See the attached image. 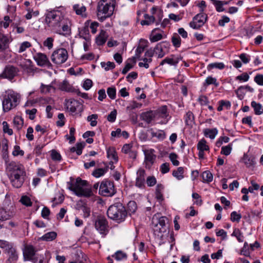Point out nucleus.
<instances>
[{
	"mask_svg": "<svg viewBox=\"0 0 263 263\" xmlns=\"http://www.w3.org/2000/svg\"><path fill=\"white\" fill-rule=\"evenodd\" d=\"M115 0H100L97 7V15L99 21L103 22L114 14Z\"/></svg>",
	"mask_w": 263,
	"mask_h": 263,
	"instance_id": "1",
	"label": "nucleus"
},
{
	"mask_svg": "<svg viewBox=\"0 0 263 263\" xmlns=\"http://www.w3.org/2000/svg\"><path fill=\"white\" fill-rule=\"evenodd\" d=\"M107 215L109 218L120 223L125 220L127 217V212L123 204L117 202L109 207Z\"/></svg>",
	"mask_w": 263,
	"mask_h": 263,
	"instance_id": "2",
	"label": "nucleus"
},
{
	"mask_svg": "<svg viewBox=\"0 0 263 263\" xmlns=\"http://www.w3.org/2000/svg\"><path fill=\"white\" fill-rule=\"evenodd\" d=\"M68 184L69 185L68 189L70 191L74 192V193L78 196L89 197L92 195V191L91 189L83 187L87 186V181L83 180L80 177H78L76 179L75 184L68 182Z\"/></svg>",
	"mask_w": 263,
	"mask_h": 263,
	"instance_id": "3",
	"label": "nucleus"
},
{
	"mask_svg": "<svg viewBox=\"0 0 263 263\" xmlns=\"http://www.w3.org/2000/svg\"><path fill=\"white\" fill-rule=\"evenodd\" d=\"M45 16V23L48 27L55 31L60 29L61 22L63 19L62 13L60 11L53 10L47 11Z\"/></svg>",
	"mask_w": 263,
	"mask_h": 263,
	"instance_id": "4",
	"label": "nucleus"
},
{
	"mask_svg": "<svg viewBox=\"0 0 263 263\" xmlns=\"http://www.w3.org/2000/svg\"><path fill=\"white\" fill-rule=\"evenodd\" d=\"M20 96L17 93L11 91L5 95L3 100V109L7 112L15 108L20 103Z\"/></svg>",
	"mask_w": 263,
	"mask_h": 263,
	"instance_id": "5",
	"label": "nucleus"
},
{
	"mask_svg": "<svg viewBox=\"0 0 263 263\" xmlns=\"http://www.w3.org/2000/svg\"><path fill=\"white\" fill-rule=\"evenodd\" d=\"M26 173L25 169L18 171L13 174H9L8 177L12 186L16 188L21 187L26 178Z\"/></svg>",
	"mask_w": 263,
	"mask_h": 263,
	"instance_id": "6",
	"label": "nucleus"
},
{
	"mask_svg": "<svg viewBox=\"0 0 263 263\" xmlns=\"http://www.w3.org/2000/svg\"><path fill=\"white\" fill-rule=\"evenodd\" d=\"M116 193L114 183L112 181L105 180L99 187V194L103 196L110 197Z\"/></svg>",
	"mask_w": 263,
	"mask_h": 263,
	"instance_id": "7",
	"label": "nucleus"
},
{
	"mask_svg": "<svg viewBox=\"0 0 263 263\" xmlns=\"http://www.w3.org/2000/svg\"><path fill=\"white\" fill-rule=\"evenodd\" d=\"M36 250L31 245H25L23 250V257L25 261H32L33 263H37L38 256H35Z\"/></svg>",
	"mask_w": 263,
	"mask_h": 263,
	"instance_id": "8",
	"label": "nucleus"
},
{
	"mask_svg": "<svg viewBox=\"0 0 263 263\" xmlns=\"http://www.w3.org/2000/svg\"><path fill=\"white\" fill-rule=\"evenodd\" d=\"M68 58L67 51L64 48H60L55 50L52 55V61L57 64L64 63Z\"/></svg>",
	"mask_w": 263,
	"mask_h": 263,
	"instance_id": "9",
	"label": "nucleus"
},
{
	"mask_svg": "<svg viewBox=\"0 0 263 263\" xmlns=\"http://www.w3.org/2000/svg\"><path fill=\"white\" fill-rule=\"evenodd\" d=\"M95 226L96 229L104 236L107 234L108 232V222L104 216H98L96 220Z\"/></svg>",
	"mask_w": 263,
	"mask_h": 263,
	"instance_id": "10",
	"label": "nucleus"
},
{
	"mask_svg": "<svg viewBox=\"0 0 263 263\" xmlns=\"http://www.w3.org/2000/svg\"><path fill=\"white\" fill-rule=\"evenodd\" d=\"M19 72L18 69L12 65H8L5 67L3 72L0 74V78L7 79L12 81Z\"/></svg>",
	"mask_w": 263,
	"mask_h": 263,
	"instance_id": "11",
	"label": "nucleus"
},
{
	"mask_svg": "<svg viewBox=\"0 0 263 263\" xmlns=\"http://www.w3.org/2000/svg\"><path fill=\"white\" fill-rule=\"evenodd\" d=\"M208 16L204 13H200L196 15L193 21L190 23V26L195 29H199L206 22Z\"/></svg>",
	"mask_w": 263,
	"mask_h": 263,
	"instance_id": "12",
	"label": "nucleus"
},
{
	"mask_svg": "<svg viewBox=\"0 0 263 263\" xmlns=\"http://www.w3.org/2000/svg\"><path fill=\"white\" fill-rule=\"evenodd\" d=\"M155 150L153 149H146L144 151V163L145 167L150 169L153 164L155 163L156 155L154 154Z\"/></svg>",
	"mask_w": 263,
	"mask_h": 263,
	"instance_id": "13",
	"label": "nucleus"
},
{
	"mask_svg": "<svg viewBox=\"0 0 263 263\" xmlns=\"http://www.w3.org/2000/svg\"><path fill=\"white\" fill-rule=\"evenodd\" d=\"M170 43L168 42H162L158 44L155 47V52L158 54L159 58L164 57L166 52L168 51V48L170 46Z\"/></svg>",
	"mask_w": 263,
	"mask_h": 263,
	"instance_id": "14",
	"label": "nucleus"
},
{
	"mask_svg": "<svg viewBox=\"0 0 263 263\" xmlns=\"http://www.w3.org/2000/svg\"><path fill=\"white\" fill-rule=\"evenodd\" d=\"M67 109L71 114H77V111L81 112L82 111V105L78 101L76 100H70L67 102Z\"/></svg>",
	"mask_w": 263,
	"mask_h": 263,
	"instance_id": "15",
	"label": "nucleus"
},
{
	"mask_svg": "<svg viewBox=\"0 0 263 263\" xmlns=\"http://www.w3.org/2000/svg\"><path fill=\"white\" fill-rule=\"evenodd\" d=\"M28 62L29 64H21L20 66L27 76H33L35 73L38 72L39 70L32 64L31 60H29Z\"/></svg>",
	"mask_w": 263,
	"mask_h": 263,
	"instance_id": "16",
	"label": "nucleus"
},
{
	"mask_svg": "<svg viewBox=\"0 0 263 263\" xmlns=\"http://www.w3.org/2000/svg\"><path fill=\"white\" fill-rule=\"evenodd\" d=\"M34 59L36 62L37 64L40 66H45L48 65L50 62L46 54L42 53H37L34 56Z\"/></svg>",
	"mask_w": 263,
	"mask_h": 263,
	"instance_id": "17",
	"label": "nucleus"
},
{
	"mask_svg": "<svg viewBox=\"0 0 263 263\" xmlns=\"http://www.w3.org/2000/svg\"><path fill=\"white\" fill-rule=\"evenodd\" d=\"M5 254L7 255V263H16L18 259V253L15 247L7 251Z\"/></svg>",
	"mask_w": 263,
	"mask_h": 263,
	"instance_id": "18",
	"label": "nucleus"
},
{
	"mask_svg": "<svg viewBox=\"0 0 263 263\" xmlns=\"http://www.w3.org/2000/svg\"><path fill=\"white\" fill-rule=\"evenodd\" d=\"M136 185L138 187H144L145 171L143 168H139L137 173Z\"/></svg>",
	"mask_w": 263,
	"mask_h": 263,
	"instance_id": "19",
	"label": "nucleus"
},
{
	"mask_svg": "<svg viewBox=\"0 0 263 263\" xmlns=\"http://www.w3.org/2000/svg\"><path fill=\"white\" fill-rule=\"evenodd\" d=\"M89 21L85 22L84 26L79 30V34L80 37L83 38L86 41L89 42L90 41V35L89 30Z\"/></svg>",
	"mask_w": 263,
	"mask_h": 263,
	"instance_id": "20",
	"label": "nucleus"
},
{
	"mask_svg": "<svg viewBox=\"0 0 263 263\" xmlns=\"http://www.w3.org/2000/svg\"><path fill=\"white\" fill-rule=\"evenodd\" d=\"M25 169L23 165L21 164H17L14 161H11L7 165L8 175L17 173L20 171Z\"/></svg>",
	"mask_w": 263,
	"mask_h": 263,
	"instance_id": "21",
	"label": "nucleus"
},
{
	"mask_svg": "<svg viewBox=\"0 0 263 263\" xmlns=\"http://www.w3.org/2000/svg\"><path fill=\"white\" fill-rule=\"evenodd\" d=\"M157 115V112L154 110H150L143 112L141 114V119L147 123H150Z\"/></svg>",
	"mask_w": 263,
	"mask_h": 263,
	"instance_id": "22",
	"label": "nucleus"
},
{
	"mask_svg": "<svg viewBox=\"0 0 263 263\" xmlns=\"http://www.w3.org/2000/svg\"><path fill=\"white\" fill-rule=\"evenodd\" d=\"M107 38V35L106 34V32L103 30H101L99 34L96 39V43L98 45H103L105 43Z\"/></svg>",
	"mask_w": 263,
	"mask_h": 263,
	"instance_id": "23",
	"label": "nucleus"
},
{
	"mask_svg": "<svg viewBox=\"0 0 263 263\" xmlns=\"http://www.w3.org/2000/svg\"><path fill=\"white\" fill-rule=\"evenodd\" d=\"M137 203L135 201L131 200L129 201L126 209L127 215L128 214L131 216L132 214H135L137 210Z\"/></svg>",
	"mask_w": 263,
	"mask_h": 263,
	"instance_id": "24",
	"label": "nucleus"
},
{
	"mask_svg": "<svg viewBox=\"0 0 263 263\" xmlns=\"http://www.w3.org/2000/svg\"><path fill=\"white\" fill-rule=\"evenodd\" d=\"M243 161L247 167L253 166L255 163V157L251 155L245 154Z\"/></svg>",
	"mask_w": 263,
	"mask_h": 263,
	"instance_id": "25",
	"label": "nucleus"
},
{
	"mask_svg": "<svg viewBox=\"0 0 263 263\" xmlns=\"http://www.w3.org/2000/svg\"><path fill=\"white\" fill-rule=\"evenodd\" d=\"M8 142V140L6 139L2 141V157L6 161H7L9 158Z\"/></svg>",
	"mask_w": 263,
	"mask_h": 263,
	"instance_id": "26",
	"label": "nucleus"
},
{
	"mask_svg": "<svg viewBox=\"0 0 263 263\" xmlns=\"http://www.w3.org/2000/svg\"><path fill=\"white\" fill-rule=\"evenodd\" d=\"M9 47V39L3 34L0 33V52Z\"/></svg>",
	"mask_w": 263,
	"mask_h": 263,
	"instance_id": "27",
	"label": "nucleus"
},
{
	"mask_svg": "<svg viewBox=\"0 0 263 263\" xmlns=\"http://www.w3.org/2000/svg\"><path fill=\"white\" fill-rule=\"evenodd\" d=\"M244 89H246L250 92H252L254 91V89L249 85H246L245 86H241L239 87L238 89L235 90V93L237 95L238 98L241 100L243 98L245 93H242V94H240V92H241V91L243 90Z\"/></svg>",
	"mask_w": 263,
	"mask_h": 263,
	"instance_id": "28",
	"label": "nucleus"
},
{
	"mask_svg": "<svg viewBox=\"0 0 263 263\" xmlns=\"http://www.w3.org/2000/svg\"><path fill=\"white\" fill-rule=\"evenodd\" d=\"M14 247L13 243L5 240L0 239V248L4 250V252L5 253Z\"/></svg>",
	"mask_w": 263,
	"mask_h": 263,
	"instance_id": "29",
	"label": "nucleus"
},
{
	"mask_svg": "<svg viewBox=\"0 0 263 263\" xmlns=\"http://www.w3.org/2000/svg\"><path fill=\"white\" fill-rule=\"evenodd\" d=\"M136 60H135V58L128 59L126 62L125 67L122 70V73L123 74H126L131 68L133 67L134 65L136 64Z\"/></svg>",
	"mask_w": 263,
	"mask_h": 263,
	"instance_id": "30",
	"label": "nucleus"
},
{
	"mask_svg": "<svg viewBox=\"0 0 263 263\" xmlns=\"http://www.w3.org/2000/svg\"><path fill=\"white\" fill-rule=\"evenodd\" d=\"M73 9L77 15H81L83 17H86V14L85 13L86 8L84 6L76 4L73 5Z\"/></svg>",
	"mask_w": 263,
	"mask_h": 263,
	"instance_id": "31",
	"label": "nucleus"
},
{
	"mask_svg": "<svg viewBox=\"0 0 263 263\" xmlns=\"http://www.w3.org/2000/svg\"><path fill=\"white\" fill-rule=\"evenodd\" d=\"M59 88L61 90L68 92H72L74 90V88L67 80H64L59 85Z\"/></svg>",
	"mask_w": 263,
	"mask_h": 263,
	"instance_id": "32",
	"label": "nucleus"
},
{
	"mask_svg": "<svg viewBox=\"0 0 263 263\" xmlns=\"http://www.w3.org/2000/svg\"><path fill=\"white\" fill-rule=\"evenodd\" d=\"M212 84L217 87L219 85V83L217 82V80L215 78H213L212 76H209L206 78L204 82L203 83V86L205 88H206L209 85Z\"/></svg>",
	"mask_w": 263,
	"mask_h": 263,
	"instance_id": "33",
	"label": "nucleus"
},
{
	"mask_svg": "<svg viewBox=\"0 0 263 263\" xmlns=\"http://www.w3.org/2000/svg\"><path fill=\"white\" fill-rule=\"evenodd\" d=\"M107 156L108 158L112 159L115 162L118 161V157L116 149L113 147H109L107 149Z\"/></svg>",
	"mask_w": 263,
	"mask_h": 263,
	"instance_id": "34",
	"label": "nucleus"
},
{
	"mask_svg": "<svg viewBox=\"0 0 263 263\" xmlns=\"http://www.w3.org/2000/svg\"><path fill=\"white\" fill-rule=\"evenodd\" d=\"M152 226L155 234L158 236H160L161 233H164L166 231V230L161 229V227L155 223L154 217H153L152 219Z\"/></svg>",
	"mask_w": 263,
	"mask_h": 263,
	"instance_id": "35",
	"label": "nucleus"
},
{
	"mask_svg": "<svg viewBox=\"0 0 263 263\" xmlns=\"http://www.w3.org/2000/svg\"><path fill=\"white\" fill-rule=\"evenodd\" d=\"M251 106L254 108L256 115H259L263 114V106L260 103L253 101L251 102Z\"/></svg>",
	"mask_w": 263,
	"mask_h": 263,
	"instance_id": "36",
	"label": "nucleus"
},
{
	"mask_svg": "<svg viewBox=\"0 0 263 263\" xmlns=\"http://www.w3.org/2000/svg\"><path fill=\"white\" fill-rule=\"evenodd\" d=\"M218 130L216 128H206L204 129L203 133L205 136L209 137L211 139L215 138L216 135L217 134Z\"/></svg>",
	"mask_w": 263,
	"mask_h": 263,
	"instance_id": "37",
	"label": "nucleus"
},
{
	"mask_svg": "<svg viewBox=\"0 0 263 263\" xmlns=\"http://www.w3.org/2000/svg\"><path fill=\"white\" fill-rule=\"evenodd\" d=\"M144 20L141 22L142 25H149L154 23L155 18L154 16H150L147 14H145L144 15Z\"/></svg>",
	"mask_w": 263,
	"mask_h": 263,
	"instance_id": "38",
	"label": "nucleus"
},
{
	"mask_svg": "<svg viewBox=\"0 0 263 263\" xmlns=\"http://www.w3.org/2000/svg\"><path fill=\"white\" fill-rule=\"evenodd\" d=\"M13 122L14 127L16 128L17 130H20L22 128L24 124L23 120L21 117L18 116L14 118Z\"/></svg>",
	"mask_w": 263,
	"mask_h": 263,
	"instance_id": "39",
	"label": "nucleus"
},
{
	"mask_svg": "<svg viewBox=\"0 0 263 263\" xmlns=\"http://www.w3.org/2000/svg\"><path fill=\"white\" fill-rule=\"evenodd\" d=\"M197 149L200 151H206L209 150V147L206 145V140L203 138L197 144Z\"/></svg>",
	"mask_w": 263,
	"mask_h": 263,
	"instance_id": "40",
	"label": "nucleus"
},
{
	"mask_svg": "<svg viewBox=\"0 0 263 263\" xmlns=\"http://www.w3.org/2000/svg\"><path fill=\"white\" fill-rule=\"evenodd\" d=\"M108 166H107L105 168H97L93 171L92 175L98 178L103 176L108 171Z\"/></svg>",
	"mask_w": 263,
	"mask_h": 263,
	"instance_id": "41",
	"label": "nucleus"
},
{
	"mask_svg": "<svg viewBox=\"0 0 263 263\" xmlns=\"http://www.w3.org/2000/svg\"><path fill=\"white\" fill-rule=\"evenodd\" d=\"M184 173V168L182 167H179L177 170H174L173 172L172 175L174 177H176L178 180H181L183 178V175Z\"/></svg>",
	"mask_w": 263,
	"mask_h": 263,
	"instance_id": "42",
	"label": "nucleus"
},
{
	"mask_svg": "<svg viewBox=\"0 0 263 263\" xmlns=\"http://www.w3.org/2000/svg\"><path fill=\"white\" fill-rule=\"evenodd\" d=\"M203 182H211L213 179V174L209 171H204L202 174Z\"/></svg>",
	"mask_w": 263,
	"mask_h": 263,
	"instance_id": "43",
	"label": "nucleus"
},
{
	"mask_svg": "<svg viewBox=\"0 0 263 263\" xmlns=\"http://www.w3.org/2000/svg\"><path fill=\"white\" fill-rule=\"evenodd\" d=\"M179 60L178 59H173L171 58H166L164 60H163L160 65H163L165 63L171 65H176L178 63Z\"/></svg>",
	"mask_w": 263,
	"mask_h": 263,
	"instance_id": "44",
	"label": "nucleus"
},
{
	"mask_svg": "<svg viewBox=\"0 0 263 263\" xmlns=\"http://www.w3.org/2000/svg\"><path fill=\"white\" fill-rule=\"evenodd\" d=\"M57 236V234L55 232H48L45 235H44L42 237V239L46 241H52L56 238Z\"/></svg>",
	"mask_w": 263,
	"mask_h": 263,
	"instance_id": "45",
	"label": "nucleus"
},
{
	"mask_svg": "<svg viewBox=\"0 0 263 263\" xmlns=\"http://www.w3.org/2000/svg\"><path fill=\"white\" fill-rule=\"evenodd\" d=\"M155 111L157 112V115L159 114L162 118H166L168 116L167 107L166 105L160 107L158 110Z\"/></svg>",
	"mask_w": 263,
	"mask_h": 263,
	"instance_id": "46",
	"label": "nucleus"
},
{
	"mask_svg": "<svg viewBox=\"0 0 263 263\" xmlns=\"http://www.w3.org/2000/svg\"><path fill=\"white\" fill-rule=\"evenodd\" d=\"M62 31L63 32H61V31L60 30H59V29H58L57 30H55V32L57 33H58L59 34H62V35H69L71 33V29L70 28V27L68 26V25H64L62 27Z\"/></svg>",
	"mask_w": 263,
	"mask_h": 263,
	"instance_id": "47",
	"label": "nucleus"
},
{
	"mask_svg": "<svg viewBox=\"0 0 263 263\" xmlns=\"http://www.w3.org/2000/svg\"><path fill=\"white\" fill-rule=\"evenodd\" d=\"M75 132L76 129L74 127H70L69 131L70 136L68 135L65 136L66 139L69 140L70 143H74L76 140V138L74 137Z\"/></svg>",
	"mask_w": 263,
	"mask_h": 263,
	"instance_id": "48",
	"label": "nucleus"
},
{
	"mask_svg": "<svg viewBox=\"0 0 263 263\" xmlns=\"http://www.w3.org/2000/svg\"><path fill=\"white\" fill-rule=\"evenodd\" d=\"M166 219V217L165 216H162L159 219L156 218L155 219V223L160 226L161 229L166 230L165 221Z\"/></svg>",
	"mask_w": 263,
	"mask_h": 263,
	"instance_id": "49",
	"label": "nucleus"
},
{
	"mask_svg": "<svg viewBox=\"0 0 263 263\" xmlns=\"http://www.w3.org/2000/svg\"><path fill=\"white\" fill-rule=\"evenodd\" d=\"M232 236H235L236 237L237 240L239 242H242L243 241V236L242 235V233L240 231L239 229L235 228L234 229L232 235Z\"/></svg>",
	"mask_w": 263,
	"mask_h": 263,
	"instance_id": "50",
	"label": "nucleus"
},
{
	"mask_svg": "<svg viewBox=\"0 0 263 263\" xmlns=\"http://www.w3.org/2000/svg\"><path fill=\"white\" fill-rule=\"evenodd\" d=\"M172 42L173 45L176 47H179L181 45V39L179 35L175 33L172 37Z\"/></svg>",
	"mask_w": 263,
	"mask_h": 263,
	"instance_id": "51",
	"label": "nucleus"
},
{
	"mask_svg": "<svg viewBox=\"0 0 263 263\" xmlns=\"http://www.w3.org/2000/svg\"><path fill=\"white\" fill-rule=\"evenodd\" d=\"M211 1L214 5L217 11L222 12L224 10V9L223 8L222 1L217 0H211Z\"/></svg>",
	"mask_w": 263,
	"mask_h": 263,
	"instance_id": "52",
	"label": "nucleus"
},
{
	"mask_svg": "<svg viewBox=\"0 0 263 263\" xmlns=\"http://www.w3.org/2000/svg\"><path fill=\"white\" fill-rule=\"evenodd\" d=\"M158 29H155L153 30L152 34L150 36V41L151 42H157L162 39V35L161 33H157L156 34H154V32L155 30Z\"/></svg>",
	"mask_w": 263,
	"mask_h": 263,
	"instance_id": "53",
	"label": "nucleus"
},
{
	"mask_svg": "<svg viewBox=\"0 0 263 263\" xmlns=\"http://www.w3.org/2000/svg\"><path fill=\"white\" fill-rule=\"evenodd\" d=\"M224 67L225 66L223 63H211L208 66V69L209 70L213 68L222 69L224 68Z\"/></svg>",
	"mask_w": 263,
	"mask_h": 263,
	"instance_id": "54",
	"label": "nucleus"
},
{
	"mask_svg": "<svg viewBox=\"0 0 263 263\" xmlns=\"http://www.w3.org/2000/svg\"><path fill=\"white\" fill-rule=\"evenodd\" d=\"M194 120V116L193 112L191 111H189L186 112L185 115V121L186 125L191 124Z\"/></svg>",
	"mask_w": 263,
	"mask_h": 263,
	"instance_id": "55",
	"label": "nucleus"
},
{
	"mask_svg": "<svg viewBox=\"0 0 263 263\" xmlns=\"http://www.w3.org/2000/svg\"><path fill=\"white\" fill-rule=\"evenodd\" d=\"M101 65L102 67H104L106 71H108L109 69H112L115 68L116 65L114 62H107L105 63L104 62H102L101 63Z\"/></svg>",
	"mask_w": 263,
	"mask_h": 263,
	"instance_id": "56",
	"label": "nucleus"
},
{
	"mask_svg": "<svg viewBox=\"0 0 263 263\" xmlns=\"http://www.w3.org/2000/svg\"><path fill=\"white\" fill-rule=\"evenodd\" d=\"M98 118L97 114H92L88 116L87 121L90 122V125L91 126H95L97 124V119Z\"/></svg>",
	"mask_w": 263,
	"mask_h": 263,
	"instance_id": "57",
	"label": "nucleus"
},
{
	"mask_svg": "<svg viewBox=\"0 0 263 263\" xmlns=\"http://www.w3.org/2000/svg\"><path fill=\"white\" fill-rule=\"evenodd\" d=\"M3 129L4 133H7L11 136L13 134V130L9 128V126L6 121H3L2 123Z\"/></svg>",
	"mask_w": 263,
	"mask_h": 263,
	"instance_id": "58",
	"label": "nucleus"
},
{
	"mask_svg": "<svg viewBox=\"0 0 263 263\" xmlns=\"http://www.w3.org/2000/svg\"><path fill=\"white\" fill-rule=\"evenodd\" d=\"M107 93L111 99H115L116 96V89L114 87H108L107 89Z\"/></svg>",
	"mask_w": 263,
	"mask_h": 263,
	"instance_id": "59",
	"label": "nucleus"
},
{
	"mask_svg": "<svg viewBox=\"0 0 263 263\" xmlns=\"http://www.w3.org/2000/svg\"><path fill=\"white\" fill-rule=\"evenodd\" d=\"M12 155L14 156H23L24 155V152L21 149L20 146L15 145L14 146V149L12 152Z\"/></svg>",
	"mask_w": 263,
	"mask_h": 263,
	"instance_id": "60",
	"label": "nucleus"
},
{
	"mask_svg": "<svg viewBox=\"0 0 263 263\" xmlns=\"http://www.w3.org/2000/svg\"><path fill=\"white\" fill-rule=\"evenodd\" d=\"M232 151V144H229L227 146H222L221 148V154L226 156H228L230 154Z\"/></svg>",
	"mask_w": 263,
	"mask_h": 263,
	"instance_id": "61",
	"label": "nucleus"
},
{
	"mask_svg": "<svg viewBox=\"0 0 263 263\" xmlns=\"http://www.w3.org/2000/svg\"><path fill=\"white\" fill-rule=\"evenodd\" d=\"M20 201L23 204L27 206H30L32 205V202L31 201L30 198L27 196H22Z\"/></svg>",
	"mask_w": 263,
	"mask_h": 263,
	"instance_id": "62",
	"label": "nucleus"
},
{
	"mask_svg": "<svg viewBox=\"0 0 263 263\" xmlns=\"http://www.w3.org/2000/svg\"><path fill=\"white\" fill-rule=\"evenodd\" d=\"M10 216L4 209H0V220L5 221L10 218Z\"/></svg>",
	"mask_w": 263,
	"mask_h": 263,
	"instance_id": "63",
	"label": "nucleus"
},
{
	"mask_svg": "<svg viewBox=\"0 0 263 263\" xmlns=\"http://www.w3.org/2000/svg\"><path fill=\"white\" fill-rule=\"evenodd\" d=\"M254 80L258 85L263 86V74H256L254 78Z\"/></svg>",
	"mask_w": 263,
	"mask_h": 263,
	"instance_id": "64",
	"label": "nucleus"
}]
</instances>
